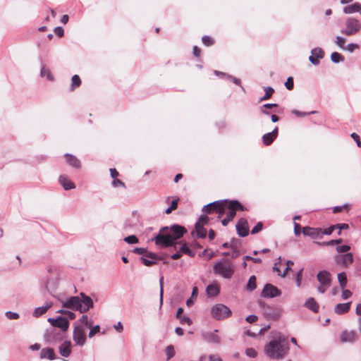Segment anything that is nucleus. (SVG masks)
<instances>
[{"label":"nucleus","mask_w":361,"mask_h":361,"mask_svg":"<svg viewBox=\"0 0 361 361\" xmlns=\"http://www.w3.org/2000/svg\"><path fill=\"white\" fill-rule=\"evenodd\" d=\"M187 232L184 226L173 224L171 227L165 226L152 239L157 245L168 247L175 245V240L180 238Z\"/></svg>","instance_id":"f257e3e1"},{"label":"nucleus","mask_w":361,"mask_h":361,"mask_svg":"<svg viewBox=\"0 0 361 361\" xmlns=\"http://www.w3.org/2000/svg\"><path fill=\"white\" fill-rule=\"evenodd\" d=\"M290 350L288 338L281 333H277L274 339L264 346L265 355L274 360H281L288 353Z\"/></svg>","instance_id":"f03ea898"},{"label":"nucleus","mask_w":361,"mask_h":361,"mask_svg":"<svg viewBox=\"0 0 361 361\" xmlns=\"http://www.w3.org/2000/svg\"><path fill=\"white\" fill-rule=\"evenodd\" d=\"M214 273L224 279H231L235 271L234 264L227 259H221L214 264Z\"/></svg>","instance_id":"7ed1b4c3"},{"label":"nucleus","mask_w":361,"mask_h":361,"mask_svg":"<svg viewBox=\"0 0 361 361\" xmlns=\"http://www.w3.org/2000/svg\"><path fill=\"white\" fill-rule=\"evenodd\" d=\"M64 333L54 327L47 328L43 335L44 341L49 345H54L62 341L65 338Z\"/></svg>","instance_id":"20e7f679"},{"label":"nucleus","mask_w":361,"mask_h":361,"mask_svg":"<svg viewBox=\"0 0 361 361\" xmlns=\"http://www.w3.org/2000/svg\"><path fill=\"white\" fill-rule=\"evenodd\" d=\"M227 208L229 212L227 213L226 216L221 221V224L224 226H226L228 224L234 219L237 211H245L246 209L245 207L236 200L229 201Z\"/></svg>","instance_id":"39448f33"},{"label":"nucleus","mask_w":361,"mask_h":361,"mask_svg":"<svg viewBox=\"0 0 361 361\" xmlns=\"http://www.w3.org/2000/svg\"><path fill=\"white\" fill-rule=\"evenodd\" d=\"M361 29L360 21L354 18H348L345 22V27L341 30L343 35L350 36L357 33Z\"/></svg>","instance_id":"423d86ee"},{"label":"nucleus","mask_w":361,"mask_h":361,"mask_svg":"<svg viewBox=\"0 0 361 361\" xmlns=\"http://www.w3.org/2000/svg\"><path fill=\"white\" fill-rule=\"evenodd\" d=\"M259 305L262 309L263 314L267 319L277 320L281 317L282 313V310L281 308L269 306L264 302H259Z\"/></svg>","instance_id":"0eeeda50"},{"label":"nucleus","mask_w":361,"mask_h":361,"mask_svg":"<svg viewBox=\"0 0 361 361\" xmlns=\"http://www.w3.org/2000/svg\"><path fill=\"white\" fill-rule=\"evenodd\" d=\"M229 201L227 199L221 200L214 201L213 202L209 203L207 205H204L202 208V212L210 213L212 210L215 211L216 213L219 214V216L225 213V207L224 204L226 203L229 204Z\"/></svg>","instance_id":"6e6552de"},{"label":"nucleus","mask_w":361,"mask_h":361,"mask_svg":"<svg viewBox=\"0 0 361 361\" xmlns=\"http://www.w3.org/2000/svg\"><path fill=\"white\" fill-rule=\"evenodd\" d=\"M212 316L218 320L224 319L231 314V310L223 304H217L211 310Z\"/></svg>","instance_id":"1a4fd4ad"},{"label":"nucleus","mask_w":361,"mask_h":361,"mask_svg":"<svg viewBox=\"0 0 361 361\" xmlns=\"http://www.w3.org/2000/svg\"><path fill=\"white\" fill-rule=\"evenodd\" d=\"M48 322L51 324V327H54L58 329L59 331H62L64 334H66V331L68 329L69 322L68 321L62 317H58L57 318H49Z\"/></svg>","instance_id":"9d476101"},{"label":"nucleus","mask_w":361,"mask_h":361,"mask_svg":"<svg viewBox=\"0 0 361 361\" xmlns=\"http://www.w3.org/2000/svg\"><path fill=\"white\" fill-rule=\"evenodd\" d=\"M93 306L94 302L92 299L84 293H80L79 312L80 313H85L88 312L90 309L92 308Z\"/></svg>","instance_id":"9b49d317"},{"label":"nucleus","mask_w":361,"mask_h":361,"mask_svg":"<svg viewBox=\"0 0 361 361\" xmlns=\"http://www.w3.org/2000/svg\"><path fill=\"white\" fill-rule=\"evenodd\" d=\"M281 295V290L271 283H267L261 293V296L263 298H273Z\"/></svg>","instance_id":"f8f14e48"},{"label":"nucleus","mask_w":361,"mask_h":361,"mask_svg":"<svg viewBox=\"0 0 361 361\" xmlns=\"http://www.w3.org/2000/svg\"><path fill=\"white\" fill-rule=\"evenodd\" d=\"M73 339L78 345L82 346L86 341L85 329L82 326L77 325L75 326L73 333Z\"/></svg>","instance_id":"ddd939ff"},{"label":"nucleus","mask_w":361,"mask_h":361,"mask_svg":"<svg viewBox=\"0 0 361 361\" xmlns=\"http://www.w3.org/2000/svg\"><path fill=\"white\" fill-rule=\"evenodd\" d=\"M163 259V257L157 255L156 253L147 251V254L142 256L140 258L143 264L147 267L155 264L157 261Z\"/></svg>","instance_id":"4468645a"},{"label":"nucleus","mask_w":361,"mask_h":361,"mask_svg":"<svg viewBox=\"0 0 361 361\" xmlns=\"http://www.w3.org/2000/svg\"><path fill=\"white\" fill-rule=\"evenodd\" d=\"M335 262L343 266V267H348L353 262V255L352 253H345L343 255H337L334 257Z\"/></svg>","instance_id":"2eb2a0df"},{"label":"nucleus","mask_w":361,"mask_h":361,"mask_svg":"<svg viewBox=\"0 0 361 361\" xmlns=\"http://www.w3.org/2000/svg\"><path fill=\"white\" fill-rule=\"evenodd\" d=\"M236 231L240 237H246L249 233V226L247 219L241 218L238 220L236 226Z\"/></svg>","instance_id":"dca6fc26"},{"label":"nucleus","mask_w":361,"mask_h":361,"mask_svg":"<svg viewBox=\"0 0 361 361\" xmlns=\"http://www.w3.org/2000/svg\"><path fill=\"white\" fill-rule=\"evenodd\" d=\"M62 306L64 308L79 311L80 295L78 296H71L66 300L62 301Z\"/></svg>","instance_id":"f3484780"},{"label":"nucleus","mask_w":361,"mask_h":361,"mask_svg":"<svg viewBox=\"0 0 361 361\" xmlns=\"http://www.w3.org/2000/svg\"><path fill=\"white\" fill-rule=\"evenodd\" d=\"M217 330L214 331L202 332L201 336L204 341L209 343L218 345L221 343L220 337L216 334Z\"/></svg>","instance_id":"a211bd4d"},{"label":"nucleus","mask_w":361,"mask_h":361,"mask_svg":"<svg viewBox=\"0 0 361 361\" xmlns=\"http://www.w3.org/2000/svg\"><path fill=\"white\" fill-rule=\"evenodd\" d=\"M324 56V51L321 48L317 47L312 49L311 55L309 56V61L312 64L317 66L319 64V59H323Z\"/></svg>","instance_id":"6ab92c4d"},{"label":"nucleus","mask_w":361,"mask_h":361,"mask_svg":"<svg viewBox=\"0 0 361 361\" xmlns=\"http://www.w3.org/2000/svg\"><path fill=\"white\" fill-rule=\"evenodd\" d=\"M317 278L321 285L331 286V274L329 271L326 270L319 271L317 275Z\"/></svg>","instance_id":"aec40b11"},{"label":"nucleus","mask_w":361,"mask_h":361,"mask_svg":"<svg viewBox=\"0 0 361 361\" xmlns=\"http://www.w3.org/2000/svg\"><path fill=\"white\" fill-rule=\"evenodd\" d=\"M71 342L65 341L59 347V353L62 357H67L71 353Z\"/></svg>","instance_id":"412c9836"},{"label":"nucleus","mask_w":361,"mask_h":361,"mask_svg":"<svg viewBox=\"0 0 361 361\" xmlns=\"http://www.w3.org/2000/svg\"><path fill=\"white\" fill-rule=\"evenodd\" d=\"M322 228H312V227H304L302 228V233L304 235L310 236L312 238H315L321 235Z\"/></svg>","instance_id":"4be33fe9"},{"label":"nucleus","mask_w":361,"mask_h":361,"mask_svg":"<svg viewBox=\"0 0 361 361\" xmlns=\"http://www.w3.org/2000/svg\"><path fill=\"white\" fill-rule=\"evenodd\" d=\"M356 340V334L354 331H344L341 334V341L343 343H353Z\"/></svg>","instance_id":"5701e85b"},{"label":"nucleus","mask_w":361,"mask_h":361,"mask_svg":"<svg viewBox=\"0 0 361 361\" xmlns=\"http://www.w3.org/2000/svg\"><path fill=\"white\" fill-rule=\"evenodd\" d=\"M40 358L53 360H55L56 357L54 349L51 348H44L41 350Z\"/></svg>","instance_id":"b1692460"},{"label":"nucleus","mask_w":361,"mask_h":361,"mask_svg":"<svg viewBox=\"0 0 361 361\" xmlns=\"http://www.w3.org/2000/svg\"><path fill=\"white\" fill-rule=\"evenodd\" d=\"M351 302L345 303H338L334 307V312L337 314H343L347 313L350 308Z\"/></svg>","instance_id":"393cba45"},{"label":"nucleus","mask_w":361,"mask_h":361,"mask_svg":"<svg viewBox=\"0 0 361 361\" xmlns=\"http://www.w3.org/2000/svg\"><path fill=\"white\" fill-rule=\"evenodd\" d=\"M52 306V302H46V304L42 307H36L33 312L32 316L35 317H39L42 314H45L47 311Z\"/></svg>","instance_id":"a878e982"},{"label":"nucleus","mask_w":361,"mask_h":361,"mask_svg":"<svg viewBox=\"0 0 361 361\" xmlns=\"http://www.w3.org/2000/svg\"><path fill=\"white\" fill-rule=\"evenodd\" d=\"M304 306L307 309L312 310L313 312L317 313L319 312V305L313 298H308Z\"/></svg>","instance_id":"bb28decb"},{"label":"nucleus","mask_w":361,"mask_h":361,"mask_svg":"<svg viewBox=\"0 0 361 361\" xmlns=\"http://www.w3.org/2000/svg\"><path fill=\"white\" fill-rule=\"evenodd\" d=\"M59 181L66 190L75 188V184L65 176H61L59 177Z\"/></svg>","instance_id":"cd10ccee"},{"label":"nucleus","mask_w":361,"mask_h":361,"mask_svg":"<svg viewBox=\"0 0 361 361\" xmlns=\"http://www.w3.org/2000/svg\"><path fill=\"white\" fill-rule=\"evenodd\" d=\"M343 11L346 14H350L355 12H358L361 14V4L355 3L353 4L345 6Z\"/></svg>","instance_id":"c85d7f7f"},{"label":"nucleus","mask_w":361,"mask_h":361,"mask_svg":"<svg viewBox=\"0 0 361 361\" xmlns=\"http://www.w3.org/2000/svg\"><path fill=\"white\" fill-rule=\"evenodd\" d=\"M65 157H66V161L68 162V164L70 166H71L72 167L75 168V169L80 168V166H81L80 161L77 157H75V156L70 154H66L65 155Z\"/></svg>","instance_id":"c756f323"},{"label":"nucleus","mask_w":361,"mask_h":361,"mask_svg":"<svg viewBox=\"0 0 361 361\" xmlns=\"http://www.w3.org/2000/svg\"><path fill=\"white\" fill-rule=\"evenodd\" d=\"M196 233L197 238H205L207 235V230L202 226V224L200 222H196L195 224V231L192 232V235Z\"/></svg>","instance_id":"7c9ffc66"},{"label":"nucleus","mask_w":361,"mask_h":361,"mask_svg":"<svg viewBox=\"0 0 361 361\" xmlns=\"http://www.w3.org/2000/svg\"><path fill=\"white\" fill-rule=\"evenodd\" d=\"M207 293L211 296H216L219 293V288L217 286L211 284L209 285L206 288Z\"/></svg>","instance_id":"2f4dec72"},{"label":"nucleus","mask_w":361,"mask_h":361,"mask_svg":"<svg viewBox=\"0 0 361 361\" xmlns=\"http://www.w3.org/2000/svg\"><path fill=\"white\" fill-rule=\"evenodd\" d=\"M331 60L334 63H338L340 62H343L345 60V58L339 53L338 52H333L331 54Z\"/></svg>","instance_id":"473e14b6"},{"label":"nucleus","mask_w":361,"mask_h":361,"mask_svg":"<svg viewBox=\"0 0 361 361\" xmlns=\"http://www.w3.org/2000/svg\"><path fill=\"white\" fill-rule=\"evenodd\" d=\"M257 287L255 276H251L247 281L246 288L249 291L254 290Z\"/></svg>","instance_id":"72a5a7b5"},{"label":"nucleus","mask_w":361,"mask_h":361,"mask_svg":"<svg viewBox=\"0 0 361 361\" xmlns=\"http://www.w3.org/2000/svg\"><path fill=\"white\" fill-rule=\"evenodd\" d=\"M180 252L182 253L188 255L189 257H193L195 255V252L191 250L187 245L186 243H184L180 248Z\"/></svg>","instance_id":"f704fd0d"},{"label":"nucleus","mask_w":361,"mask_h":361,"mask_svg":"<svg viewBox=\"0 0 361 361\" xmlns=\"http://www.w3.org/2000/svg\"><path fill=\"white\" fill-rule=\"evenodd\" d=\"M343 242V240L341 238L336 239V240H331L328 242H315L316 244L322 246H329V245H338Z\"/></svg>","instance_id":"c9c22d12"},{"label":"nucleus","mask_w":361,"mask_h":361,"mask_svg":"<svg viewBox=\"0 0 361 361\" xmlns=\"http://www.w3.org/2000/svg\"><path fill=\"white\" fill-rule=\"evenodd\" d=\"M265 94L260 98L259 102L269 99L274 92V90L271 87H267L264 88Z\"/></svg>","instance_id":"e433bc0d"},{"label":"nucleus","mask_w":361,"mask_h":361,"mask_svg":"<svg viewBox=\"0 0 361 361\" xmlns=\"http://www.w3.org/2000/svg\"><path fill=\"white\" fill-rule=\"evenodd\" d=\"M337 277L341 288H344L347 283V277L345 274L344 272L339 273Z\"/></svg>","instance_id":"4c0bfd02"},{"label":"nucleus","mask_w":361,"mask_h":361,"mask_svg":"<svg viewBox=\"0 0 361 361\" xmlns=\"http://www.w3.org/2000/svg\"><path fill=\"white\" fill-rule=\"evenodd\" d=\"M40 75L42 77H47V79L50 81L53 80V79H54L49 69L46 68L45 66H43L41 68Z\"/></svg>","instance_id":"58836bf2"},{"label":"nucleus","mask_w":361,"mask_h":361,"mask_svg":"<svg viewBox=\"0 0 361 361\" xmlns=\"http://www.w3.org/2000/svg\"><path fill=\"white\" fill-rule=\"evenodd\" d=\"M81 84V80L78 75H74L71 79V89L73 90L75 87H79Z\"/></svg>","instance_id":"ea45409f"},{"label":"nucleus","mask_w":361,"mask_h":361,"mask_svg":"<svg viewBox=\"0 0 361 361\" xmlns=\"http://www.w3.org/2000/svg\"><path fill=\"white\" fill-rule=\"evenodd\" d=\"M275 140V138L274 137L271 136V135L270 134V133H265L262 136V140H263V143L265 145H271L274 140Z\"/></svg>","instance_id":"a19ab883"},{"label":"nucleus","mask_w":361,"mask_h":361,"mask_svg":"<svg viewBox=\"0 0 361 361\" xmlns=\"http://www.w3.org/2000/svg\"><path fill=\"white\" fill-rule=\"evenodd\" d=\"M167 360L172 358L175 355L174 347L172 345H168L165 349Z\"/></svg>","instance_id":"79ce46f5"},{"label":"nucleus","mask_w":361,"mask_h":361,"mask_svg":"<svg viewBox=\"0 0 361 361\" xmlns=\"http://www.w3.org/2000/svg\"><path fill=\"white\" fill-rule=\"evenodd\" d=\"M335 43L336 45L342 49H345V39L341 36L336 37Z\"/></svg>","instance_id":"37998d69"},{"label":"nucleus","mask_w":361,"mask_h":361,"mask_svg":"<svg viewBox=\"0 0 361 361\" xmlns=\"http://www.w3.org/2000/svg\"><path fill=\"white\" fill-rule=\"evenodd\" d=\"M123 240L128 244H135L139 241L138 238L134 235H128L124 238Z\"/></svg>","instance_id":"c03bdc74"},{"label":"nucleus","mask_w":361,"mask_h":361,"mask_svg":"<svg viewBox=\"0 0 361 361\" xmlns=\"http://www.w3.org/2000/svg\"><path fill=\"white\" fill-rule=\"evenodd\" d=\"M303 269H300L295 275V283L298 287L301 286V281L302 278Z\"/></svg>","instance_id":"a18cd8bd"},{"label":"nucleus","mask_w":361,"mask_h":361,"mask_svg":"<svg viewBox=\"0 0 361 361\" xmlns=\"http://www.w3.org/2000/svg\"><path fill=\"white\" fill-rule=\"evenodd\" d=\"M6 317L11 320L18 319L20 317V315L17 312L7 311L5 313Z\"/></svg>","instance_id":"49530a36"},{"label":"nucleus","mask_w":361,"mask_h":361,"mask_svg":"<svg viewBox=\"0 0 361 361\" xmlns=\"http://www.w3.org/2000/svg\"><path fill=\"white\" fill-rule=\"evenodd\" d=\"M178 319H179L180 321V323L181 324H188V326L191 325L192 322V320L190 319V318H189L188 317L185 316V315H182L181 317H180V318H178Z\"/></svg>","instance_id":"de8ad7c7"},{"label":"nucleus","mask_w":361,"mask_h":361,"mask_svg":"<svg viewBox=\"0 0 361 361\" xmlns=\"http://www.w3.org/2000/svg\"><path fill=\"white\" fill-rule=\"evenodd\" d=\"M163 280L164 277L161 276L159 279L160 293H159V307H161L163 305Z\"/></svg>","instance_id":"09e8293b"},{"label":"nucleus","mask_w":361,"mask_h":361,"mask_svg":"<svg viewBox=\"0 0 361 361\" xmlns=\"http://www.w3.org/2000/svg\"><path fill=\"white\" fill-rule=\"evenodd\" d=\"M202 43L206 46H211L214 44V39L209 36L204 35L202 38Z\"/></svg>","instance_id":"8fccbe9b"},{"label":"nucleus","mask_w":361,"mask_h":361,"mask_svg":"<svg viewBox=\"0 0 361 361\" xmlns=\"http://www.w3.org/2000/svg\"><path fill=\"white\" fill-rule=\"evenodd\" d=\"M360 47H359V45L357 44L350 43V44H348L346 47H345V49L344 50H347L350 53H352L355 49H358Z\"/></svg>","instance_id":"3c124183"},{"label":"nucleus","mask_w":361,"mask_h":361,"mask_svg":"<svg viewBox=\"0 0 361 361\" xmlns=\"http://www.w3.org/2000/svg\"><path fill=\"white\" fill-rule=\"evenodd\" d=\"M336 249L338 253H345L350 250V247L347 245H343L337 246Z\"/></svg>","instance_id":"603ef678"},{"label":"nucleus","mask_w":361,"mask_h":361,"mask_svg":"<svg viewBox=\"0 0 361 361\" xmlns=\"http://www.w3.org/2000/svg\"><path fill=\"white\" fill-rule=\"evenodd\" d=\"M286 264H287V267L284 269L283 272L281 274V276L283 278H284L286 276L287 273L291 270V268L290 267V266L293 265L294 262L291 260H288L286 262Z\"/></svg>","instance_id":"864d4df0"},{"label":"nucleus","mask_w":361,"mask_h":361,"mask_svg":"<svg viewBox=\"0 0 361 361\" xmlns=\"http://www.w3.org/2000/svg\"><path fill=\"white\" fill-rule=\"evenodd\" d=\"M262 228H263V224L259 221L252 229L251 233L256 234V233H259V231H261Z\"/></svg>","instance_id":"5fc2aeb1"},{"label":"nucleus","mask_w":361,"mask_h":361,"mask_svg":"<svg viewBox=\"0 0 361 361\" xmlns=\"http://www.w3.org/2000/svg\"><path fill=\"white\" fill-rule=\"evenodd\" d=\"M285 86L288 90H291L293 89L294 82L293 78L292 77H288L286 82H285Z\"/></svg>","instance_id":"6e6d98bb"},{"label":"nucleus","mask_w":361,"mask_h":361,"mask_svg":"<svg viewBox=\"0 0 361 361\" xmlns=\"http://www.w3.org/2000/svg\"><path fill=\"white\" fill-rule=\"evenodd\" d=\"M245 354L248 357L254 358L257 356V353L254 348H249L245 350Z\"/></svg>","instance_id":"4d7b16f0"},{"label":"nucleus","mask_w":361,"mask_h":361,"mask_svg":"<svg viewBox=\"0 0 361 361\" xmlns=\"http://www.w3.org/2000/svg\"><path fill=\"white\" fill-rule=\"evenodd\" d=\"M133 252L137 255H141L144 256V255L147 254V250L144 247H135L133 250Z\"/></svg>","instance_id":"13d9d810"},{"label":"nucleus","mask_w":361,"mask_h":361,"mask_svg":"<svg viewBox=\"0 0 361 361\" xmlns=\"http://www.w3.org/2000/svg\"><path fill=\"white\" fill-rule=\"evenodd\" d=\"M99 331H100V326L99 325H96L90 329L88 336L90 338H92V336H94L96 334L99 333Z\"/></svg>","instance_id":"bf43d9fd"},{"label":"nucleus","mask_w":361,"mask_h":361,"mask_svg":"<svg viewBox=\"0 0 361 361\" xmlns=\"http://www.w3.org/2000/svg\"><path fill=\"white\" fill-rule=\"evenodd\" d=\"M336 229V227H335V225L334 226H329V228L324 229V230H322V233L321 234H323V235H331L334 231Z\"/></svg>","instance_id":"052dcab7"},{"label":"nucleus","mask_w":361,"mask_h":361,"mask_svg":"<svg viewBox=\"0 0 361 361\" xmlns=\"http://www.w3.org/2000/svg\"><path fill=\"white\" fill-rule=\"evenodd\" d=\"M112 185L115 188H117V187H123V188H126V185H125V183L123 182H122L121 180L118 179V178H116V179H114L113 181H112Z\"/></svg>","instance_id":"680f3d73"},{"label":"nucleus","mask_w":361,"mask_h":361,"mask_svg":"<svg viewBox=\"0 0 361 361\" xmlns=\"http://www.w3.org/2000/svg\"><path fill=\"white\" fill-rule=\"evenodd\" d=\"M335 227H336V228L339 230L338 232V234L340 235L341 230L347 229V228H348L349 226H348V224H338L335 225Z\"/></svg>","instance_id":"e2e57ef3"},{"label":"nucleus","mask_w":361,"mask_h":361,"mask_svg":"<svg viewBox=\"0 0 361 361\" xmlns=\"http://www.w3.org/2000/svg\"><path fill=\"white\" fill-rule=\"evenodd\" d=\"M350 137L356 142L357 145L359 147H361V141L360 139V136L357 133H351Z\"/></svg>","instance_id":"0e129e2a"},{"label":"nucleus","mask_w":361,"mask_h":361,"mask_svg":"<svg viewBox=\"0 0 361 361\" xmlns=\"http://www.w3.org/2000/svg\"><path fill=\"white\" fill-rule=\"evenodd\" d=\"M197 222H200V224H202V226H203L204 225H206V224H208L209 218L207 216H205V215H202L199 218V219H198V221Z\"/></svg>","instance_id":"69168bd1"},{"label":"nucleus","mask_w":361,"mask_h":361,"mask_svg":"<svg viewBox=\"0 0 361 361\" xmlns=\"http://www.w3.org/2000/svg\"><path fill=\"white\" fill-rule=\"evenodd\" d=\"M79 322L84 324L87 326H91V324H89L88 317L87 315L83 314L79 319Z\"/></svg>","instance_id":"338daca9"},{"label":"nucleus","mask_w":361,"mask_h":361,"mask_svg":"<svg viewBox=\"0 0 361 361\" xmlns=\"http://www.w3.org/2000/svg\"><path fill=\"white\" fill-rule=\"evenodd\" d=\"M240 243V240L236 238L233 239L230 243L231 248H238Z\"/></svg>","instance_id":"774afa93"}]
</instances>
